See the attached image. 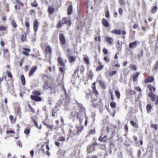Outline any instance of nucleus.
<instances>
[{"instance_id": "b1692460", "label": "nucleus", "mask_w": 158, "mask_h": 158, "mask_svg": "<svg viewBox=\"0 0 158 158\" xmlns=\"http://www.w3.org/2000/svg\"><path fill=\"white\" fill-rule=\"evenodd\" d=\"M98 82L102 88L104 89H105L106 88V86L105 85V83L101 81H98Z\"/></svg>"}, {"instance_id": "c756f323", "label": "nucleus", "mask_w": 158, "mask_h": 158, "mask_svg": "<svg viewBox=\"0 0 158 158\" xmlns=\"http://www.w3.org/2000/svg\"><path fill=\"white\" fill-rule=\"evenodd\" d=\"M30 132V130L29 129L26 128L25 129L24 133L27 135H28Z\"/></svg>"}, {"instance_id": "20e7f679", "label": "nucleus", "mask_w": 158, "mask_h": 158, "mask_svg": "<svg viewBox=\"0 0 158 158\" xmlns=\"http://www.w3.org/2000/svg\"><path fill=\"white\" fill-rule=\"evenodd\" d=\"M102 23L103 25L106 27H108L109 26V23L107 19L104 18L102 19Z\"/></svg>"}, {"instance_id": "f8f14e48", "label": "nucleus", "mask_w": 158, "mask_h": 158, "mask_svg": "<svg viewBox=\"0 0 158 158\" xmlns=\"http://www.w3.org/2000/svg\"><path fill=\"white\" fill-rule=\"evenodd\" d=\"M154 78L153 77H149L146 78L145 81V82L147 83L149 82H151L153 81Z\"/></svg>"}, {"instance_id": "0eeeda50", "label": "nucleus", "mask_w": 158, "mask_h": 158, "mask_svg": "<svg viewBox=\"0 0 158 158\" xmlns=\"http://www.w3.org/2000/svg\"><path fill=\"white\" fill-rule=\"evenodd\" d=\"M9 20L11 21V23L12 27L14 28H16L17 27V25L16 23L15 20L14 19L10 18L9 19Z\"/></svg>"}, {"instance_id": "4be33fe9", "label": "nucleus", "mask_w": 158, "mask_h": 158, "mask_svg": "<svg viewBox=\"0 0 158 158\" xmlns=\"http://www.w3.org/2000/svg\"><path fill=\"white\" fill-rule=\"evenodd\" d=\"M68 58L69 62L70 63L76 60V58L73 56H69Z\"/></svg>"}, {"instance_id": "79ce46f5", "label": "nucleus", "mask_w": 158, "mask_h": 158, "mask_svg": "<svg viewBox=\"0 0 158 158\" xmlns=\"http://www.w3.org/2000/svg\"><path fill=\"white\" fill-rule=\"evenodd\" d=\"M31 4L32 6L34 7H36L38 6V4L35 1L33 2H31Z\"/></svg>"}, {"instance_id": "603ef678", "label": "nucleus", "mask_w": 158, "mask_h": 158, "mask_svg": "<svg viewBox=\"0 0 158 158\" xmlns=\"http://www.w3.org/2000/svg\"><path fill=\"white\" fill-rule=\"evenodd\" d=\"M63 25V24L62 23V22H61V21H59L57 26V28H60Z\"/></svg>"}, {"instance_id": "864d4df0", "label": "nucleus", "mask_w": 158, "mask_h": 158, "mask_svg": "<svg viewBox=\"0 0 158 158\" xmlns=\"http://www.w3.org/2000/svg\"><path fill=\"white\" fill-rule=\"evenodd\" d=\"M16 2L19 5L21 6H24L23 4L21 1H20L19 0H16Z\"/></svg>"}, {"instance_id": "5701e85b", "label": "nucleus", "mask_w": 158, "mask_h": 158, "mask_svg": "<svg viewBox=\"0 0 158 158\" xmlns=\"http://www.w3.org/2000/svg\"><path fill=\"white\" fill-rule=\"evenodd\" d=\"M59 110L57 107H55L53 110L52 115L53 117H54L56 115V113Z\"/></svg>"}, {"instance_id": "0e129e2a", "label": "nucleus", "mask_w": 158, "mask_h": 158, "mask_svg": "<svg viewBox=\"0 0 158 158\" xmlns=\"http://www.w3.org/2000/svg\"><path fill=\"white\" fill-rule=\"evenodd\" d=\"M118 12L120 15H122L123 14V10L121 8L119 9L118 10Z\"/></svg>"}, {"instance_id": "393cba45", "label": "nucleus", "mask_w": 158, "mask_h": 158, "mask_svg": "<svg viewBox=\"0 0 158 158\" xmlns=\"http://www.w3.org/2000/svg\"><path fill=\"white\" fill-rule=\"evenodd\" d=\"M152 108V106L150 104H148L146 107L147 111L148 113H149L151 112V110Z\"/></svg>"}, {"instance_id": "2eb2a0df", "label": "nucleus", "mask_w": 158, "mask_h": 158, "mask_svg": "<svg viewBox=\"0 0 158 158\" xmlns=\"http://www.w3.org/2000/svg\"><path fill=\"white\" fill-rule=\"evenodd\" d=\"M96 82H94L93 83V86L92 87V89L93 90V93L95 94L96 95H98V91L96 89V88L95 86Z\"/></svg>"}, {"instance_id": "7ed1b4c3", "label": "nucleus", "mask_w": 158, "mask_h": 158, "mask_svg": "<svg viewBox=\"0 0 158 158\" xmlns=\"http://www.w3.org/2000/svg\"><path fill=\"white\" fill-rule=\"evenodd\" d=\"M61 21L62 22V23L63 24H66L69 26H70L71 25V22L70 20L67 19L65 17H64Z\"/></svg>"}, {"instance_id": "49530a36", "label": "nucleus", "mask_w": 158, "mask_h": 158, "mask_svg": "<svg viewBox=\"0 0 158 158\" xmlns=\"http://www.w3.org/2000/svg\"><path fill=\"white\" fill-rule=\"evenodd\" d=\"M110 105L112 108H114L116 107V103L115 102H111L110 103Z\"/></svg>"}, {"instance_id": "f704fd0d", "label": "nucleus", "mask_w": 158, "mask_h": 158, "mask_svg": "<svg viewBox=\"0 0 158 158\" xmlns=\"http://www.w3.org/2000/svg\"><path fill=\"white\" fill-rule=\"evenodd\" d=\"M122 47V44H120L119 40H118L117 45L116 46V48L118 49L121 50V48Z\"/></svg>"}, {"instance_id": "4468645a", "label": "nucleus", "mask_w": 158, "mask_h": 158, "mask_svg": "<svg viewBox=\"0 0 158 158\" xmlns=\"http://www.w3.org/2000/svg\"><path fill=\"white\" fill-rule=\"evenodd\" d=\"M58 61L60 65L63 66H65V64L64 63L63 60L60 57H58Z\"/></svg>"}, {"instance_id": "ddd939ff", "label": "nucleus", "mask_w": 158, "mask_h": 158, "mask_svg": "<svg viewBox=\"0 0 158 158\" xmlns=\"http://www.w3.org/2000/svg\"><path fill=\"white\" fill-rule=\"evenodd\" d=\"M48 10L50 14H52L55 11V9L51 6H49L48 8Z\"/></svg>"}, {"instance_id": "4c0bfd02", "label": "nucleus", "mask_w": 158, "mask_h": 158, "mask_svg": "<svg viewBox=\"0 0 158 158\" xmlns=\"http://www.w3.org/2000/svg\"><path fill=\"white\" fill-rule=\"evenodd\" d=\"M157 97H158V96H156L155 94H153L152 97H151V99L152 101H155L156 99H157Z\"/></svg>"}, {"instance_id": "58836bf2", "label": "nucleus", "mask_w": 158, "mask_h": 158, "mask_svg": "<svg viewBox=\"0 0 158 158\" xmlns=\"http://www.w3.org/2000/svg\"><path fill=\"white\" fill-rule=\"evenodd\" d=\"M151 127L152 128H154L155 131H156L157 130L158 125L157 124H152L151 125Z\"/></svg>"}, {"instance_id": "cd10ccee", "label": "nucleus", "mask_w": 158, "mask_h": 158, "mask_svg": "<svg viewBox=\"0 0 158 158\" xmlns=\"http://www.w3.org/2000/svg\"><path fill=\"white\" fill-rule=\"evenodd\" d=\"M27 38V34L24 33L21 36V40L23 42L26 40Z\"/></svg>"}, {"instance_id": "6e6d98bb", "label": "nucleus", "mask_w": 158, "mask_h": 158, "mask_svg": "<svg viewBox=\"0 0 158 158\" xmlns=\"http://www.w3.org/2000/svg\"><path fill=\"white\" fill-rule=\"evenodd\" d=\"M95 133V131L94 129H91L89 131V135H94Z\"/></svg>"}, {"instance_id": "f03ea898", "label": "nucleus", "mask_w": 158, "mask_h": 158, "mask_svg": "<svg viewBox=\"0 0 158 158\" xmlns=\"http://www.w3.org/2000/svg\"><path fill=\"white\" fill-rule=\"evenodd\" d=\"M85 70V68L82 65H79L77 66V69H76L74 73L76 74L78 71H80L81 73H82Z\"/></svg>"}, {"instance_id": "aec40b11", "label": "nucleus", "mask_w": 158, "mask_h": 158, "mask_svg": "<svg viewBox=\"0 0 158 158\" xmlns=\"http://www.w3.org/2000/svg\"><path fill=\"white\" fill-rule=\"evenodd\" d=\"M45 52L47 54L51 53V49L49 46H46L45 49Z\"/></svg>"}, {"instance_id": "72a5a7b5", "label": "nucleus", "mask_w": 158, "mask_h": 158, "mask_svg": "<svg viewBox=\"0 0 158 158\" xmlns=\"http://www.w3.org/2000/svg\"><path fill=\"white\" fill-rule=\"evenodd\" d=\"M83 127H77V134H79L81 132V131L83 130Z\"/></svg>"}, {"instance_id": "f257e3e1", "label": "nucleus", "mask_w": 158, "mask_h": 158, "mask_svg": "<svg viewBox=\"0 0 158 158\" xmlns=\"http://www.w3.org/2000/svg\"><path fill=\"white\" fill-rule=\"evenodd\" d=\"M59 40L60 43L63 45H64L66 43V40L64 35L63 34L59 35Z\"/></svg>"}, {"instance_id": "2f4dec72", "label": "nucleus", "mask_w": 158, "mask_h": 158, "mask_svg": "<svg viewBox=\"0 0 158 158\" xmlns=\"http://www.w3.org/2000/svg\"><path fill=\"white\" fill-rule=\"evenodd\" d=\"M118 2L121 6H124L126 4V2L124 0H119Z\"/></svg>"}, {"instance_id": "3c124183", "label": "nucleus", "mask_w": 158, "mask_h": 158, "mask_svg": "<svg viewBox=\"0 0 158 158\" xmlns=\"http://www.w3.org/2000/svg\"><path fill=\"white\" fill-rule=\"evenodd\" d=\"M105 17L107 18H108L110 17L109 12L108 10H107L106 11Z\"/></svg>"}, {"instance_id": "8fccbe9b", "label": "nucleus", "mask_w": 158, "mask_h": 158, "mask_svg": "<svg viewBox=\"0 0 158 158\" xmlns=\"http://www.w3.org/2000/svg\"><path fill=\"white\" fill-rule=\"evenodd\" d=\"M6 73L8 77H9L11 78H12L13 76L11 73L10 72H9L8 71H6Z\"/></svg>"}, {"instance_id": "412c9836", "label": "nucleus", "mask_w": 158, "mask_h": 158, "mask_svg": "<svg viewBox=\"0 0 158 158\" xmlns=\"http://www.w3.org/2000/svg\"><path fill=\"white\" fill-rule=\"evenodd\" d=\"M148 88L151 92H154L156 91V88L152 86L151 85H148Z\"/></svg>"}, {"instance_id": "9b49d317", "label": "nucleus", "mask_w": 158, "mask_h": 158, "mask_svg": "<svg viewBox=\"0 0 158 158\" xmlns=\"http://www.w3.org/2000/svg\"><path fill=\"white\" fill-rule=\"evenodd\" d=\"M137 44L136 41H135L131 43L129 45V47L130 48H135L136 47Z\"/></svg>"}, {"instance_id": "13d9d810", "label": "nucleus", "mask_w": 158, "mask_h": 158, "mask_svg": "<svg viewBox=\"0 0 158 158\" xmlns=\"http://www.w3.org/2000/svg\"><path fill=\"white\" fill-rule=\"evenodd\" d=\"M32 120L34 123V125L37 127H38V125L37 124V122H36L35 120L33 118H32Z\"/></svg>"}, {"instance_id": "338daca9", "label": "nucleus", "mask_w": 158, "mask_h": 158, "mask_svg": "<svg viewBox=\"0 0 158 158\" xmlns=\"http://www.w3.org/2000/svg\"><path fill=\"white\" fill-rule=\"evenodd\" d=\"M9 118L11 122H13L14 120V117L13 116L10 115L9 116Z\"/></svg>"}, {"instance_id": "dca6fc26", "label": "nucleus", "mask_w": 158, "mask_h": 158, "mask_svg": "<svg viewBox=\"0 0 158 158\" xmlns=\"http://www.w3.org/2000/svg\"><path fill=\"white\" fill-rule=\"evenodd\" d=\"M45 144L46 145V148L47 149L48 151H46V154L48 156H50V154L48 151L50 150V148L49 147V142H47L45 143Z\"/></svg>"}, {"instance_id": "ea45409f", "label": "nucleus", "mask_w": 158, "mask_h": 158, "mask_svg": "<svg viewBox=\"0 0 158 158\" xmlns=\"http://www.w3.org/2000/svg\"><path fill=\"white\" fill-rule=\"evenodd\" d=\"M103 67L104 66L103 65H100L96 68V70L97 71L101 70L103 69Z\"/></svg>"}, {"instance_id": "423d86ee", "label": "nucleus", "mask_w": 158, "mask_h": 158, "mask_svg": "<svg viewBox=\"0 0 158 158\" xmlns=\"http://www.w3.org/2000/svg\"><path fill=\"white\" fill-rule=\"evenodd\" d=\"M39 23L36 20H35L34 22V30L35 32H36L38 28L39 27Z\"/></svg>"}, {"instance_id": "de8ad7c7", "label": "nucleus", "mask_w": 158, "mask_h": 158, "mask_svg": "<svg viewBox=\"0 0 158 158\" xmlns=\"http://www.w3.org/2000/svg\"><path fill=\"white\" fill-rule=\"evenodd\" d=\"M32 94L40 96L41 95V93L39 91H34L32 92Z\"/></svg>"}, {"instance_id": "a18cd8bd", "label": "nucleus", "mask_w": 158, "mask_h": 158, "mask_svg": "<svg viewBox=\"0 0 158 158\" xmlns=\"http://www.w3.org/2000/svg\"><path fill=\"white\" fill-rule=\"evenodd\" d=\"M116 73L117 71L115 70H114L110 72L109 74L110 76H112L115 74Z\"/></svg>"}, {"instance_id": "5fc2aeb1", "label": "nucleus", "mask_w": 158, "mask_h": 158, "mask_svg": "<svg viewBox=\"0 0 158 158\" xmlns=\"http://www.w3.org/2000/svg\"><path fill=\"white\" fill-rule=\"evenodd\" d=\"M143 50L141 51L140 53L138 55V57L140 58L141 57H143Z\"/></svg>"}, {"instance_id": "680f3d73", "label": "nucleus", "mask_w": 158, "mask_h": 158, "mask_svg": "<svg viewBox=\"0 0 158 158\" xmlns=\"http://www.w3.org/2000/svg\"><path fill=\"white\" fill-rule=\"evenodd\" d=\"M102 51H103V53L105 54H106L108 53V51H107V49L105 48H104L103 49Z\"/></svg>"}, {"instance_id": "9d476101", "label": "nucleus", "mask_w": 158, "mask_h": 158, "mask_svg": "<svg viewBox=\"0 0 158 158\" xmlns=\"http://www.w3.org/2000/svg\"><path fill=\"white\" fill-rule=\"evenodd\" d=\"M139 74V72H136L133 74V80L134 82L135 81L137 80Z\"/></svg>"}, {"instance_id": "bf43d9fd", "label": "nucleus", "mask_w": 158, "mask_h": 158, "mask_svg": "<svg viewBox=\"0 0 158 158\" xmlns=\"http://www.w3.org/2000/svg\"><path fill=\"white\" fill-rule=\"evenodd\" d=\"M17 144L18 145H19V147H22V143H21V142L20 141L18 140L17 142Z\"/></svg>"}, {"instance_id": "774afa93", "label": "nucleus", "mask_w": 158, "mask_h": 158, "mask_svg": "<svg viewBox=\"0 0 158 158\" xmlns=\"http://www.w3.org/2000/svg\"><path fill=\"white\" fill-rule=\"evenodd\" d=\"M59 70L61 72L63 73V74L64 73V69L62 67H60L59 68Z\"/></svg>"}, {"instance_id": "6ab92c4d", "label": "nucleus", "mask_w": 158, "mask_h": 158, "mask_svg": "<svg viewBox=\"0 0 158 158\" xmlns=\"http://www.w3.org/2000/svg\"><path fill=\"white\" fill-rule=\"evenodd\" d=\"M73 10V6L72 5H70L68 9V14L70 15L72 14Z\"/></svg>"}, {"instance_id": "e433bc0d", "label": "nucleus", "mask_w": 158, "mask_h": 158, "mask_svg": "<svg viewBox=\"0 0 158 158\" xmlns=\"http://www.w3.org/2000/svg\"><path fill=\"white\" fill-rule=\"evenodd\" d=\"M83 59L84 60L85 62L87 64H88L89 63V60L88 58L87 57H88L87 56H86V55H83Z\"/></svg>"}, {"instance_id": "39448f33", "label": "nucleus", "mask_w": 158, "mask_h": 158, "mask_svg": "<svg viewBox=\"0 0 158 158\" xmlns=\"http://www.w3.org/2000/svg\"><path fill=\"white\" fill-rule=\"evenodd\" d=\"M31 98L33 100L36 101H42L41 98L39 96L35 95H31Z\"/></svg>"}, {"instance_id": "a211bd4d", "label": "nucleus", "mask_w": 158, "mask_h": 158, "mask_svg": "<svg viewBox=\"0 0 158 158\" xmlns=\"http://www.w3.org/2000/svg\"><path fill=\"white\" fill-rule=\"evenodd\" d=\"M111 33L112 34H114L116 35H121V31L119 30H113L111 31Z\"/></svg>"}, {"instance_id": "e2e57ef3", "label": "nucleus", "mask_w": 158, "mask_h": 158, "mask_svg": "<svg viewBox=\"0 0 158 158\" xmlns=\"http://www.w3.org/2000/svg\"><path fill=\"white\" fill-rule=\"evenodd\" d=\"M6 29V28L4 26H0V31H2L5 30Z\"/></svg>"}, {"instance_id": "37998d69", "label": "nucleus", "mask_w": 158, "mask_h": 158, "mask_svg": "<svg viewBox=\"0 0 158 158\" xmlns=\"http://www.w3.org/2000/svg\"><path fill=\"white\" fill-rule=\"evenodd\" d=\"M25 24L27 27L29 28L30 26L29 23L28 19H26L25 22Z\"/></svg>"}, {"instance_id": "c85d7f7f", "label": "nucleus", "mask_w": 158, "mask_h": 158, "mask_svg": "<svg viewBox=\"0 0 158 158\" xmlns=\"http://www.w3.org/2000/svg\"><path fill=\"white\" fill-rule=\"evenodd\" d=\"M130 123L133 127H135L136 128H138L139 127L136 124V123L133 121H130Z\"/></svg>"}, {"instance_id": "473e14b6", "label": "nucleus", "mask_w": 158, "mask_h": 158, "mask_svg": "<svg viewBox=\"0 0 158 158\" xmlns=\"http://www.w3.org/2000/svg\"><path fill=\"white\" fill-rule=\"evenodd\" d=\"M115 94L117 98L119 99L120 97V94L118 90H115Z\"/></svg>"}, {"instance_id": "052dcab7", "label": "nucleus", "mask_w": 158, "mask_h": 158, "mask_svg": "<svg viewBox=\"0 0 158 158\" xmlns=\"http://www.w3.org/2000/svg\"><path fill=\"white\" fill-rule=\"evenodd\" d=\"M22 53L23 55L27 56H29V53L27 52L23 51Z\"/></svg>"}, {"instance_id": "69168bd1", "label": "nucleus", "mask_w": 158, "mask_h": 158, "mask_svg": "<svg viewBox=\"0 0 158 158\" xmlns=\"http://www.w3.org/2000/svg\"><path fill=\"white\" fill-rule=\"evenodd\" d=\"M95 40L96 41L98 40L99 41H101V37L100 36H98V37H96L95 38Z\"/></svg>"}, {"instance_id": "7c9ffc66", "label": "nucleus", "mask_w": 158, "mask_h": 158, "mask_svg": "<svg viewBox=\"0 0 158 158\" xmlns=\"http://www.w3.org/2000/svg\"><path fill=\"white\" fill-rule=\"evenodd\" d=\"M43 88L44 89H48L49 87L48 85V83L47 82H45L44 85H43Z\"/></svg>"}, {"instance_id": "a878e982", "label": "nucleus", "mask_w": 158, "mask_h": 158, "mask_svg": "<svg viewBox=\"0 0 158 158\" xmlns=\"http://www.w3.org/2000/svg\"><path fill=\"white\" fill-rule=\"evenodd\" d=\"M21 83L23 85H24L25 84V80L23 75H22L21 76Z\"/></svg>"}, {"instance_id": "c03bdc74", "label": "nucleus", "mask_w": 158, "mask_h": 158, "mask_svg": "<svg viewBox=\"0 0 158 158\" xmlns=\"http://www.w3.org/2000/svg\"><path fill=\"white\" fill-rule=\"evenodd\" d=\"M129 68L134 70H136L137 69L136 66L133 64H131L129 66Z\"/></svg>"}, {"instance_id": "4d7b16f0", "label": "nucleus", "mask_w": 158, "mask_h": 158, "mask_svg": "<svg viewBox=\"0 0 158 158\" xmlns=\"http://www.w3.org/2000/svg\"><path fill=\"white\" fill-rule=\"evenodd\" d=\"M106 136H104V137H103V138H102L101 137H100L99 138V140H100V141L101 142H102V141H105V140L104 139L106 138Z\"/></svg>"}, {"instance_id": "bb28decb", "label": "nucleus", "mask_w": 158, "mask_h": 158, "mask_svg": "<svg viewBox=\"0 0 158 158\" xmlns=\"http://www.w3.org/2000/svg\"><path fill=\"white\" fill-rule=\"evenodd\" d=\"M158 8L157 6H154L152 8L151 10V12L152 14H154L157 11Z\"/></svg>"}, {"instance_id": "1a4fd4ad", "label": "nucleus", "mask_w": 158, "mask_h": 158, "mask_svg": "<svg viewBox=\"0 0 158 158\" xmlns=\"http://www.w3.org/2000/svg\"><path fill=\"white\" fill-rule=\"evenodd\" d=\"M37 69V67L35 66L34 67L32 68L31 70L30 71L29 73V77H31L33 75L34 73L36 71Z\"/></svg>"}, {"instance_id": "a19ab883", "label": "nucleus", "mask_w": 158, "mask_h": 158, "mask_svg": "<svg viewBox=\"0 0 158 158\" xmlns=\"http://www.w3.org/2000/svg\"><path fill=\"white\" fill-rule=\"evenodd\" d=\"M44 124L48 128L50 129H52L53 128V127L52 125H49L46 123H44Z\"/></svg>"}, {"instance_id": "6e6552de", "label": "nucleus", "mask_w": 158, "mask_h": 158, "mask_svg": "<svg viewBox=\"0 0 158 158\" xmlns=\"http://www.w3.org/2000/svg\"><path fill=\"white\" fill-rule=\"evenodd\" d=\"M76 102L80 109V111L84 113L85 114V108L83 106V105L81 104L78 103L77 101H76Z\"/></svg>"}, {"instance_id": "09e8293b", "label": "nucleus", "mask_w": 158, "mask_h": 158, "mask_svg": "<svg viewBox=\"0 0 158 158\" xmlns=\"http://www.w3.org/2000/svg\"><path fill=\"white\" fill-rule=\"evenodd\" d=\"M29 108L30 109L31 111L33 113H34L35 112V110L33 108L30 104L28 105Z\"/></svg>"}, {"instance_id": "f3484780", "label": "nucleus", "mask_w": 158, "mask_h": 158, "mask_svg": "<svg viewBox=\"0 0 158 158\" xmlns=\"http://www.w3.org/2000/svg\"><path fill=\"white\" fill-rule=\"evenodd\" d=\"M106 41L110 44H111L113 41V39L109 36L106 37Z\"/></svg>"}, {"instance_id": "c9c22d12", "label": "nucleus", "mask_w": 158, "mask_h": 158, "mask_svg": "<svg viewBox=\"0 0 158 158\" xmlns=\"http://www.w3.org/2000/svg\"><path fill=\"white\" fill-rule=\"evenodd\" d=\"M65 140V137L63 136L59 137L57 139L58 141H64Z\"/></svg>"}]
</instances>
